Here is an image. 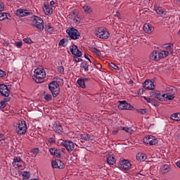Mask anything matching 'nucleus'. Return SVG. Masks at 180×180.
<instances>
[{"label":"nucleus","instance_id":"19","mask_svg":"<svg viewBox=\"0 0 180 180\" xmlns=\"http://www.w3.org/2000/svg\"><path fill=\"white\" fill-rule=\"evenodd\" d=\"M15 15L16 16L23 18V16H27L28 15H30V13L27 10L19 8L15 11Z\"/></svg>","mask_w":180,"mask_h":180},{"label":"nucleus","instance_id":"37","mask_svg":"<svg viewBox=\"0 0 180 180\" xmlns=\"http://www.w3.org/2000/svg\"><path fill=\"white\" fill-rule=\"evenodd\" d=\"M44 98L46 102H50L53 99V96L50 94H45Z\"/></svg>","mask_w":180,"mask_h":180},{"label":"nucleus","instance_id":"62","mask_svg":"<svg viewBox=\"0 0 180 180\" xmlns=\"http://www.w3.org/2000/svg\"><path fill=\"white\" fill-rule=\"evenodd\" d=\"M176 139L179 140V141H180V134H177Z\"/></svg>","mask_w":180,"mask_h":180},{"label":"nucleus","instance_id":"48","mask_svg":"<svg viewBox=\"0 0 180 180\" xmlns=\"http://www.w3.org/2000/svg\"><path fill=\"white\" fill-rule=\"evenodd\" d=\"M46 140H47V141H49L50 143H56V139H55V138H53V137L48 138V139H46Z\"/></svg>","mask_w":180,"mask_h":180},{"label":"nucleus","instance_id":"46","mask_svg":"<svg viewBox=\"0 0 180 180\" xmlns=\"http://www.w3.org/2000/svg\"><path fill=\"white\" fill-rule=\"evenodd\" d=\"M3 77H6V72L0 69V78H3Z\"/></svg>","mask_w":180,"mask_h":180},{"label":"nucleus","instance_id":"1","mask_svg":"<svg viewBox=\"0 0 180 180\" xmlns=\"http://www.w3.org/2000/svg\"><path fill=\"white\" fill-rule=\"evenodd\" d=\"M46 78V70L43 68H37L34 71L32 79L37 82V84H41L43 80Z\"/></svg>","mask_w":180,"mask_h":180},{"label":"nucleus","instance_id":"33","mask_svg":"<svg viewBox=\"0 0 180 180\" xmlns=\"http://www.w3.org/2000/svg\"><path fill=\"white\" fill-rule=\"evenodd\" d=\"M81 139L85 141H89L91 140V135L88 134H82Z\"/></svg>","mask_w":180,"mask_h":180},{"label":"nucleus","instance_id":"30","mask_svg":"<svg viewBox=\"0 0 180 180\" xmlns=\"http://www.w3.org/2000/svg\"><path fill=\"white\" fill-rule=\"evenodd\" d=\"M8 16L11 15L8 13H0V20H5V19H10Z\"/></svg>","mask_w":180,"mask_h":180},{"label":"nucleus","instance_id":"17","mask_svg":"<svg viewBox=\"0 0 180 180\" xmlns=\"http://www.w3.org/2000/svg\"><path fill=\"white\" fill-rule=\"evenodd\" d=\"M155 87V86L154 85V83L150 79L146 80L145 82L143 83V88H145V89L153 91V89H154Z\"/></svg>","mask_w":180,"mask_h":180},{"label":"nucleus","instance_id":"6","mask_svg":"<svg viewBox=\"0 0 180 180\" xmlns=\"http://www.w3.org/2000/svg\"><path fill=\"white\" fill-rule=\"evenodd\" d=\"M66 33H68L69 37H70L72 40H77V39H79V37L81 36L79 34V32H78V30L75 28H69L66 30Z\"/></svg>","mask_w":180,"mask_h":180},{"label":"nucleus","instance_id":"56","mask_svg":"<svg viewBox=\"0 0 180 180\" xmlns=\"http://www.w3.org/2000/svg\"><path fill=\"white\" fill-rule=\"evenodd\" d=\"M50 5L52 6V8H56V2L54 1H51L50 2Z\"/></svg>","mask_w":180,"mask_h":180},{"label":"nucleus","instance_id":"42","mask_svg":"<svg viewBox=\"0 0 180 180\" xmlns=\"http://www.w3.org/2000/svg\"><path fill=\"white\" fill-rule=\"evenodd\" d=\"M91 50H92L93 53H95L98 56L102 55V53H101V51H99V49H98L96 48H92Z\"/></svg>","mask_w":180,"mask_h":180},{"label":"nucleus","instance_id":"12","mask_svg":"<svg viewBox=\"0 0 180 180\" xmlns=\"http://www.w3.org/2000/svg\"><path fill=\"white\" fill-rule=\"evenodd\" d=\"M0 94L1 96H5L6 98L9 96V89H8L7 85L0 84Z\"/></svg>","mask_w":180,"mask_h":180},{"label":"nucleus","instance_id":"10","mask_svg":"<svg viewBox=\"0 0 180 180\" xmlns=\"http://www.w3.org/2000/svg\"><path fill=\"white\" fill-rule=\"evenodd\" d=\"M52 129L53 131L58 133V134H61V133H63V126H61V124L58 121L54 122Z\"/></svg>","mask_w":180,"mask_h":180},{"label":"nucleus","instance_id":"27","mask_svg":"<svg viewBox=\"0 0 180 180\" xmlns=\"http://www.w3.org/2000/svg\"><path fill=\"white\" fill-rule=\"evenodd\" d=\"M161 171L163 174H167L171 171V167L168 165H165L161 169Z\"/></svg>","mask_w":180,"mask_h":180},{"label":"nucleus","instance_id":"49","mask_svg":"<svg viewBox=\"0 0 180 180\" xmlns=\"http://www.w3.org/2000/svg\"><path fill=\"white\" fill-rule=\"evenodd\" d=\"M64 43H65V39H62L60 40L58 46H63V47H65V46H64Z\"/></svg>","mask_w":180,"mask_h":180},{"label":"nucleus","instance_id":"13","mask_svg":"<svg viewBox=\"0 0 180 180\" xmlns=\"http://www.w3.org/2000/svg\"><path fill=\"white\" fill-rule=\"evenodd\" d=\"M120 166L124 171H129L131 168V163L128 160H123L120 162Z\"/></svg>","mask_w":180,"mask_h":180},{"label":"nucleus","instance_id":"23","mask_svg":"<svg viewBox=\"0 0 180 180\" xmlns=\"http://www.w3.org/2000/svg\"><path fill=\"white\" fill-rule=\"evenodd\" d=\"M151 94L152 95H155V98H157V99H158L159 101H163V99L165 98V96L167 95V94H161L158 93V91H154Z\"/></svg>","mask_w":180,"mask_h":180},{"label":"nucleus","instance_id":"50","mask_svg":"<svg viewBox=\"0 0 180 180\" xmlns=\"http://www.w3.org/2000/svg\"><path fill=\"white\" fill-rule=\"evenodd\" d=\"M22 41H16L15 43V46H16V47H18V49H20V46H22Z\"/></svg>","mask_w":180,"mask_h":180},{"label":"nucleus","instance_id":"25","mask_svg":"<svg viewBox=\"0 0 180 180\" xmlns=\"http://www.w3.org/2000/svg\"><path fill=\"white\" fill-rule=\"evenodd\" d=\"M136 160H138V161H146V160H147V155L143 153H138L136 154Z\"/></svg>","mask_w":180,"mask_h":180},{"label":"nucleus","instance_id":"52","mask_svg":"<svg viewBox=\"0 0 180 180\" xmlns=\"http://www.w3.org/2000/svg\"><path fill=\"white\" fill-rule=\"evenodd\" d=\"M152 105H154L155 107L159 106L158 101L153 98Z\"/></svg>","mask_w":180,"mask_h":180},{"label":"nucleus","instance_id":"57","mask_svg":"<svg viewBox=\"0 0 180 180\" xmlns=\"http://www.w3.org/2000/svg\"><path fill=\"white\" fill-rule=\"evenodd\" d=\"M75 61L76 63H79V62L82 61V58H75Z\"/></svg>","mask_w":180,"mask_h":180},{"label":"nucleus","instance_id":"40","mask_svg":"<svg viewBox=\"0 0 180 180\" xmlns=\"http://www.w3.org/2000/svg\"><path fill=\"white\" fill-rule=\"evenodd\" d=\"M84 57L86 58V60H88L89 61V63H93V64L96 68H98V66H96V65H95V63H94V58H92L91 60L89 59V58H88V56H86V53H84Z\"/></svg>","mask_w":180,"mask_h":180},{"label":"nucleus","instance_id":"39","mask_svg":"<svg viewBox=\"0 0 180 180\" xmlns=\"http://www.w3.org/2000/svg\"><path fill=\"white\" fill-rule=\"evenodd\" d=\"M165 99H167L168 101H172L175 98V96L174 94H166L165 96Z\"/></svg>","mask_w":180,"mask_h":180},{"label":"nucleus","instance_id":"60","mask_svg":"<svg viewBox=\"0 0 180 180\" xmlns=\"http://www.w3.org/2000/svg\"><path fill=\"white\" fill-rule=\"evenodd\" d=\"M117 133H119L118 130H114L112 131V134H117Z\"/></svg>","mask_w":180,"mask_h":180},{"label":"nucleus","instance_id":"2","mask_svg":"<svg viewBox=\"0 0 180 180\" xmlns=\"http://www.w3.org/2000/svg\"><path fill=\"white\" fill-rule=\"evenodd\" d=\"M95 34L99 39H103V40H106V39H109V32H108V29L103 27H100L96 29Z\"/></svg>","mask_w":180,"mask_h":180},{"label":"nucleus","instance_id":"64","mask_svg":"<svg viewBox=\"0 0 180 180\" xmlns=\"http://www.w3.org/2000/svg\"><path fill=\"white\" fill-rule=\"evenodd\" d=\"M60 150V151H62V153H65V148H62Z\"/></svg>","mask_w":180,"mask_h":180},{"label":"nucleus","instance_id":"32","mask_svg":"<svg viewBox=\"0 0 180 180\" xmlns=\"http://www.w3.org/2000/svg\"><path fill=\"white\" fill-rule=\"evenodd\" d=\"M45 30L48 32V33H53L54 27H51L50 24H48L45 25Z\"/></svg>","mask_w":180,"mask_h":180},{"label":"nucleus","instance_id":"3","mask_svg":"<svg viewBox=\"0 0 180 180\" xmlns=\"http://www.w3.org/2000/svg\"><path fill=\"white\" fill-rule=\"evenodd\" d=\"M49 89L53 98H57L60 94V84L56 81H52L49 84Z\"/></svg>","mask_w":180,"mask_h":180},{"label":"nucleus","instance_id":"51","mask_svg":"<svg viewBox=\"0 0 180 180\" xmlns=\"http://www.w3.org/2000/svg\"><path fill=\"white\" fill-rule=\"evenodd\" d=\"M6 106V104L5 103V101H1L0 102V109H4Z\"/></svg>","mask_w":180,"mask_h":180},{"label":"nucleus","instance_id":"54","mask_svg":"<svg viewBox=\"0 0 180 180\" xmlns=\"http://www.w3.org/2000/svg\"><path fill=\"white\" fill-rule=\"evenodd\" d=\"M5 135L4 134H0V141H5Z\"/></svg>","mask_w":180,"mask_h":180},{"label":"nucleus","instance_id":"26","mask_svg":"<svg viewBox=\"0 0 180 180\" xmlns=\"http://www.w3.org/2000/svg\"><path fill=\"white\" fill-rule=\"evenodd\" d=\"M81 68H84V71H89V63L86 61H84L80 65Z\"/></svg>","mask_w":180,"mask_h":180},{"label":"nucleus","instance_id":"43","mask_svg":"<svg viewBox=\"0 0 180 180\" xmlns=\"http://www.w3.org/2000/svg\"><path fill=\"white\" fill-rule=\"evenodd\" d=\"M110 67L112 68H113L114 70H117V71H119L120 70V68H119V66H117L116 64L111 63L110 64Z\"/></svg>","mask_w":180,"mask_h":180},{"label":"nucleus","instance_id":"16","mask_svg":"<svg viewBox=\"0 0 180 180\" xmlns=\"http://www.w3.org/2000/svg\"><path fill=\"white\" fill-rule=\"evenodd\" d=\"M150 60H151V61H160L161 60L160 51H153L150 55Z\"/></svg>","mask_w":180,"mask_h":180},{"label":"nucleus","instance_id":"22","mask_svg":"<svg viewBox=\"0 0 180 180\" xmlns=\"http://www.w3.org/2000/svg\"><path fill=\"white\" fill-rule=\"evenodd\" d=\"M143 30L146 32V33H152L153 30H154V28L153 27V25L150 24H145L143 25Z\"/></svg>","mask_w":180,"mask_h":180},{"label":"nucleus","instance_id":"21","mask_svg":"<svg viewBox=\"0 0 180 180\" xmlns=\"http://www.w3.org/2000/svg\"><path fill=\"white\" fill-rule=\"evenodd\" d=\"M154 9L158 15H165V11L158 4L155 5Z\"/></svg>","mask_w":180,"mask_h":180},{"label":"nucleus","instance_id":"41","mask_svg":"<svg viewBox=\"0 0 180 180\" xmlns=\"http://www.w3.org/2000/svg\"><path fill=\"white\" fill-rule=\"evenodd\" d=\"M139 113H141V115H146L148 112V109H139L138 110Z\"/></svg>","mask_w":180,"mask_h":180},{"label":"nucleus","instance_id":"63","mask_svg":"<svg viewBox=\"0 0 180 180\" xmlns=\"http://www.w3.org/2000/svg\"><path fill=\"white\" fill-rule=\"evenodd\" d=\"M176 166L180 168V161H178L176 163Z\"/></svg>","mask_w":180,"mask_h":180},{"label":"nucleus","instance_id":"59","mask_svg":"<svg viewBox=\"0 0 180 180\" xmlns=\"http://www.w3.org/2000/svg\"><path fill=\"white\" fill-rule=\"evenodd\" d=\"M115 16H117V18H119V19H121L122 18L120 17L121 15L119 12H117V14L115 15Z\"/></svg>","mask_w":180,"mask_h":180},{"label":"nucleus","instance_id":"18","mask_svg":"<svg viewBox=\"0 0 180 180\" xmlns=\"http://www.w3.org/2000/svg\"><path fill=\"white\" fill-rule=\"evenodd\" d=\"M49 151H50L51 155H53V157H56V158H61V150L60 149H57L56 148H51L49 149Z\"/></svg>","mask_w":180,"mask_h":180},{"label":"nucleus","instance_id":"4","mask_svg":"<svg viewBox=\"0 0 180 180\" xmlns=\"http://www.w3.org/2000/svg\"><path fill=\"white\" fill-rule=\"evenodd\" d=\"M32 25L40 32H43V30H44V21L39 16H34Z\"/></svg>","mask_w":180,"mask_h":180},{"label":"nucleus","instance_id":"9","mask_svg":"<svg viewBox=\"0 0 180 180\" xmlns=\"http://www.w3.org/2000/svg\"><path fill=\"white\" fill-rule=\"evenodd\" d=\"M134 107H132L131 105L127 103L126 101H120L118 105V109H120L121 110H131Z\"/></svg>","mask_w":180,"mask_h":180},{"label":"nucleus","instance_id":"58","mask_svg":"<svg viewBox=\"0 0 180 180\" xmlns=\"http://www.w3.org/2000/svg\"><path fill=\"white\" fill-rule=\"evenodd\" d=\"M39 148L34 149V153H35V154H39Z\"/></svg>","mask_w":180,"mask_h":180},{"label":"nucleus","instance_id":"38","mask_svg":"<svg viewBox=\"0 0 180 180\" xmlns=\"http://www.w3.org/2000/svg\"><path fill=\"white\" fill-rule=\"evenodd\" d=\"M121 129L122 130H124L127 133H129V134H131V133H133V130L129 127H122Z\"/></svg>","mask_w":180,"mask_h":180},{"label":"nucleus","instance_id":"36","mask_svg":"<svg viewBox=\"0 0 180 180\" xmlns=\"http://www.w3.org/2000/svg\"><path fill=\"white\" fill-rule=\"evenodd\" d=\"M22 179H29L30 178V173L29 172H23L22 174Z\"/></svg>","mask_w":180,"mask_h":180},{"label":"nucleus","instance_id":"34","mask_svg":"<svg viewBox=\"0 0 180 180\" xmlns=\"http://www.w3.org/2000/svg\"><path fill=\"white\" fill-rule=\"evenodd\" d=\"M77 84L79 86H80L81 88H83V89L85 88V82L83 79H79L77 80Z\"/></svg>","mask_w":180,"mask_h":180},{"label":"nucleus","instance_id":"15","mask_svg":"<svg viewBox=\"0 0 180 180\" xmlns=\"http://www.w3.org/2000/svg\"><path fill=\"white\" fill-rule=\"evenodd\" d=\"M13 165L17 168H22L23 167V160L20 157H15L13 158Z\"/></svg>","mask_w":180,"mask_h":180},{"label":"nucleus","instance_id":"44","mask_svg":"<svg viewBox=\"0 0 180 180\" xmlns=\"http://www.w3.org/2000/svg\"><path fill=\"white\" fill-rule=\"evenodd\" d=\"M24 43H26L27 44H33V41L30 39V38H25L23 39Z\"/></svg>","mask_w":180,"mask_h":180},{"label":"nucleus","instance_id":"11","mask_svg":"<svg viewBox=\"0 0 180 180\" xmlns=\"http://www.w3.org/2000/svg\"><path fill=\"white\" fill-rule=\"evenodd\" d=\"M52 168H58L59 169H64V162L60 160L56 159L55 161L51 162Z\"/></svg>","mask_w":180,"mask_h":180},{"label":"nucleus","instance_id":"24","mask_svg":"<svg viewBox=\"0 0 180 180\" xmlns=\"http://www.w3.org/2000/svg\"><path fill=\"white\" fill-rule=\"evenodd\" d=\"M115 163H116V159H115V157L112 155H109L107 158V164H108L109 165H115Z\"/></svg>","mask_w":180,"mask_h":180},{"label":"nucleus","instance_id":"35","mask_svg":"<svg viewBox=\"0 0 180 180\" xmlns=\"http://www.w3.org/2000/svg\"><path fill=\"white\" fill-rule=\"evenodd\" d=\"M82 8L85 13H91V12H92V8L89 7V6H84Z\"/></svg>","mask_w":180,"mask_h":180},{"label":"nucleus","instance_id":"55","mask_svg":"<svg viewBox=\"0 0 180 180\" xmlns=\"http://www.w3.org/2000/svg\"><path fill=\"white\" fill-rule=\"evenodd\" d=\"M143 92H144V89H140L138 91V95H143Z\"/></svg>","mask_w":180,"mask_h":180},{"label":"nucleus","instance_id":"28","mask_svg":"<svg viewBox=\"0 0 180 180\" xmlns=\"http://www.w3.org/2000/svg\"><path fill=\"white\" fill-rule=\"evenodd\" d=\"M165 49L167 51H169L171 54L174 53L173 49H174V44H166Z\"/></svg>","mask_w":180,"mask_h":180},{"label":"nucleus","instance_id":"8","mask_svg":"<svg viewBox=\"0 0 180 180\" xmlns=\"http://www.w3.org/2000/svg\"><path fill=\"white\" fill-rule=\"evenodd\" d=\"M61 146H63L68 150V153H71V151L74 150V148H75V145L74 144V142L71 141H63V142L60 143Z\"/></svg>","mask_w":180,"mask_h":180},{"label":"nucleus","instance_id":"47","mask_svg":"<svg viewBox=\"0 0 180 180\" xmlns=\"http://www.w3.org/2000/svg\"><path fill=\"white\" fill-rule=\"evenodd\" d=\"M143 99H145V101H148V103H152L153 100L154 98H148L146 96H143Z\"/></svg>","mask_w":180,"mask_h":180},{"label":"nucleus","instance_id":"31","mask_svg":"<svg viewBox=\"0 0 180 180\" xmlns=\"http://www.w3.org/2000/svg\"><path fill=\"white\" fill-rule=\"evenodd\" d=\"M160 59L161 58H165V57H168L169 56V52L168 51H162L161 52H159Z\"/></svg>","mask_w":180,"mask_h":180},{"label":"nucleus","instance_id":"29","mask_svg":"<svg viewBox=\"0 0 180 180\" xmlns=\"http://www.w3.org/2000/svg\"><path fill=\"white\" fill-rule=\"evenodd\" d=\"M171 119L176 122H180V112H177L171 115Z\"/></svg>","mask_w":180,"mask_h":180},{"label":"nucleus","instance_id":"14","mask_svg":"<svg viewBox=\"0 0 180 180\" xmlns=\"http://www.w3.org/2000/svg\"><path fill=\"white\" fill-rule=\"evenodd\" d=\"M70 49V53H72L73 56H75L76 57H81V56H82V52L78 50V46H77V45L71 46Z\"/></svg>","mask_w":180,"mask_h":180},{"label":"nucleus","instance_id":"45","mask_svg":"<svg viewBox=\"0 0 180 180\" xmlns=\"http://www.w3.org/2000/svg\"><path fill=\"white\" fill-rule=\"evenodd\" d=\"M58 72H60V74H64V67L59 66L57 69Z\"/></svg>","mask_w":180,"mask_h":180},{"label":"nucleus","instance_id":"20","mask_svg":"<svg viewBox=\"0 0 180 180\" xmlns=\"http://www.w3.org/2000/svg\"><path fill=\"white\" fill-rule=\"evenodd\" d=\"M44 11L46 15H51V13H53V8L50 7V4H49V3H44Z\"/></svg>","mask_w":180,"mask_h":180},{"label":"nucleus","instance_id":"53","mask_svg":"<svg viewBox=\"0 0 180 180\" xmlns=\"http://www.w3.org/2000/svg\"><path fill=\"white\" fill-rule=\"evenodd\" d=\"M5 9V6L4 5V3L2 1H0V12H2Z\"/></svg>","mask_w":180,"mask_h":180},{"label":"nucleus","instance_id":"61","mask_svg":"<svg viewBox=\"0 0 180 180\" xmlns=\"http://www.w3.org/2000/svg\"><path fill=\"white\" fill-rule=\"evenodd\" d=\"M2 101L4 102V103H6V102H9V99L4 98V101Z\"/></svg>","mask_w":180,"mask_h":180},{"label":"nucleus","instance_id":"5","mask_svg":"<svg viewBox=\"0 0 180 180\" xmlns=\"http://www.w3.org/2000/svg\"><path fill=\"white\" fill-rule=\"evenodd\" d=\"M27 130V126L26 125L25 121L18 120V127L16 128V133L20 136H23V134H26V131Z\"/></svg>","mask_w":180,"mask_h":180},{"label":"nucleus","instance_id":"7","mask_svg":"<svg viewBox=\"0 0 180 180\" xmlns=\"http://www.w3.org/2000/svg\"><path fill=\"white\" fill-rule=\"evenodd\" d=\"M143 140L145 144H149V146H155V144H158L157 138L152 135L145 136Z\"/></svg>","mask_w":180,"mask_h":180}]
</instances>
